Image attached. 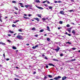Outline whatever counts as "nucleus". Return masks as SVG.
I'll return each mask as SVG.
<instances>
[{
	"mask_svg": "<svg viewBox=\"0 0 80 80\" xmlns=\"http://www.w3.org/2000/svg\"><path fill=\"white\" fill-rule=\"evenodd\" d=\"M12 48L13 50H16L17 49V48L13 46L12 47Z\"/></svg>",
	"mask_w": 80,
	"mask_h": 80,
	"instance_id": "nucleus-15",
	"label": "nucleus"
},
{
	"mask_svg": "<svg viewBox=\"0 0 80 80\" xmlns=\"http://www.w3.org/2000/svg\"><path fill=\"white\" fill-rule=\"evenodd\" d=\"M66 27H70V25L69 24H68L66 25Z\"/></svg>",
	"mask_w": 80,
	"mask_h": 80,
	"instance_id": "nucleus-28",
	"label": "nucleus"
},
{
	"mask_svg": "<svg viewBox=\"0 0 80 80\" xmlns=\"http://www.w3.org/2000/svg\"><path fill=\"white\" fill-rule=\"evenodd\" d=\"M43 31H44V30L43 29H41V30H40V32H43Z\"/></svg>",
	"mask_w": 80,
	"mask_h": 80,
	"instance_id": "nucleus-18",
	"label": "nucleus"
},
{
	"mask_svg": "<svg viewBox=\"0 0 80 80\" xmlns=\"http://www.w3.org/2000/svg\"><path fill=\"white\" fill-rule=\"evenodd\" d=\"M68 36H69L70 37L71 36V34H68Z\"/></svg>",
	"mask_w": 80,
	"mask_h": 80,
	"instance_id": "nucleus-51",
	"label": "nucleus"
},
{
	"mask_svg": "<svg viewBox=\"0 0 80 80\" xmlns=\"http://www.w3.org/2000/svg\"><path fill=\"white\" fill-rule=\"evenodd\" d=\"M38 47V45H36L34 47H32V48L33 49H35L36 48Z\"/></svg>",
	"mask_w": 80,
	"mask_h": 80,
	"instance_id": "nucleus-3",
	"label": "nucleus"
},
{
	"mask_svg": "<svg viewBox=\"0 0 80 80\" xmlns=\"http://www.w3.org/2000/svg\"><path fill=\"white\" fill-rule=\"evenodd\" d=\"M42 20H43V22H44L46 20V19L45 18H43L42 19Z\"/></svg>",
	"mask_w": 80,
	"mask_h": 80,
	"instance_id": "nucleus-31",
	"label": "nucleus"
},
{
	"mask_svg": "<svg viewBox=\"0 0 80 80\" xmlns=\"http://www.w3.org/2000/svg\"><path fill=\"white\" fill-rule=\"evenodd\" d=\"M75 60H76L75 59H72V61H75Z\"/></svg>",
	"mask_w": 80,
	"mask_h": 80,
	"instance_id": "nucleus-64",
	"label": "nucleus"
},
{
	"mask_svg": "<svg viewBox=\"0 0 80 80\" xmlns=\"http://www.w3.org/2000/svg\"><path fill=\"white\" fill-rule=\"evenodd\" d=\"M47 30H48V31H49V32H50V28H49V27L47 26Z\"/></svg>",
	"mask_w": 80,
	"mask_h": 80,
	"instance_id": "nucleus-10",
	"label": "nucleus"
},
{
	"mask_svg": "<svg viewBox=\"0 0 80 80\" xmlns=\"http://www.w3.org/2000/svg\"><path fill=\"white\" fill-rule=\"evenodd\" d=\"M19 5H23V3H19Z\"/></svg>",
	"mask_w": 80,
	"mask_h": 80,
	"instance_id": "nucleus-42",
	"label": "nucleus"
},
{
	"mask_svg": "<svg viewBox=\"0 0 80 80\" xmlns=\"http://www.w3.org/2000/svg\"><path fill=\"white\" fill-rule=\"evenodd\" d=\"M14 13L15 14H16V15H17V14H18L17 12H14Z\"/></svg>",
	"mask_w": 80,
	"mask_h": 80,
	"instance_id": "nucleus-60",
	"label": "nucleus"
},
{
	"mask_svg": "<svg viewBox=\"0 0 80 80\" xmlns=\"http://www.w3.org/2000/svg\"><path fill=\"white\" fill-rule=\"evenodd\" d=\"M59 23L60 24H62V23H63V22L62 21H60L59 22Z\"/></svg>",
	"mask_w": 80,
	"mask_h": 80,
	"instance_id": "nucleus-20",
	"label": "nucleus"
},
{
	"mask_svg": "<svg viewBox=\"0 0 80 80\" xmlns=\"http://www.w3.org/2000/svg\"><path fill=\"white\" fill-rule=\"evenodd\" d=\"M23 18H26V19H27V18H26V17H24Z\"/></svg>",
	"mask_w": 80,
	"mask_h": 80,
	"instance_id": "nucleus-63",
	"label": "nucleus"
},
{
	"mask_svg": "<svg viewBox=\"0 0 80 80\" xmlns=\"http://www.w3.org/2000/svg\"><path fill=\"white\" fill-rule=\"evenodd\" d=\"M46 67L47 68H48V66L46 65Z\"/></svg>",
	"mask_w": 80,
	"mask_h": 80,
	"instance_id": "nucleus-48",
	"label": "nucleus"
},
{
	"mask_svg": "<svg viewBox=\"0 0 80 80\" xmlns=\"http://www.w3.org/2000/svg\"><path fill=\"white\" fill-rule=\"evenodd\" d=\"M14 80H19V79H17V78H15V79H14Z\"/></svg>",
	"mask_w": 80,
	"mask_h": 80,
	"instance_id": "nucleus-55",
	"label": "nucleus"
},
{
	"mask_svg": "<svg viewBox=\"0 0 80 80\" xmlns=\"http://www.w3.org/2000/svg\"><path fill=\"white\" fill-rule=\"evenodd\" d=\"M3 57H5V52H4V54H3Z\"/></svg>",
	"mask_w": 80,
	"mask_h": 80,
	"instance_id": "nucleus-53",
	"label": "nucleus"
},
{
	"mask_svg": "<svg viewBox=\"0 0 80 80\" xmlns=\"http://www.w3.org/2000/svg\"><path fill=\"white\" fill-rule=\"evenodd\" d=\"M36 78H37V79H39V78H40V77H36Z\"/></svg>",
	"mask_w": 80,
	"mask_h": 80,
	"instance_id": "nucleus-41",
	"label": "nucleus"
},
{
	"mask_svg": "<svg viewBox=\"0 0 80 80\" xmlns=\"http://www.w3.org/2000/svg\"><path fill=\"white\" fill-rule=\"evenodd\" d=\"M8 37H10V36H11V34H8Z\"/></svg>",
	"mask_w": 80,
	"mask_h": 80,
	"instance_id": "nucleus-61",
	"label": "nucleus"
},
{
	"mask_svg": "<svg viewBox=\"0 0 80 80\" xmlns=\"http://www.w3.org/2000/svg\"><path fill=\"white\" fill-rule=\"evenodd\" d=\"M34 36H35V37H38V35L36 34V35H35Z\"/></svg>",
	"mask_w": 80,
	"mask_h": 80,
	"instance_id": "nucleus-49",
	"label": "nucleus"
},
{
	"mask_svg": "<svg viewBox=\"0 0 80 80\" xmlns=\"http://www.w3.org/2000/svg\"><path fill=\"white\" fill-rule=\"evenodd\" d=\"M17 38L18 39H19V40H21L23 39V37L22 36H20V35H18L17 36Z\"/></svg>",
	"mask_w": 80,
	"mask_h": 80,
	"instance_id": "nucleus-1",
	"label": "nucleus"
},
{
	"mask_svg": "<svg viewBox=\"0 0 80 80\" xmlns=\"http://www.w3.org/2000/svg\"><path fill=\"white\" fill-rule=\"evenodd\" d=\"M38 17H39L40 18H41L42 17H41V15L40 14H37V15Z\"/></svg>",
	"mask_w": 80,
	"mask_h": 80,
	"instance_id": "nucleus-19",
	"label": "nucleus"
},
{
	"mask_svg": "<svg viewBox=\"0 0 80 80\" xmlns=\"http://www.w3.org/2000/svg\"><path fill=\"white\" fill-rule=\"evenodd\" d=\"M54 80H58V78L57 77H56V78H54Z\"/></svg>",
	"mask_w": 80,
	"mask_h": 80,
	"instance_id": "nucleus-23",
	"label": "nucleus"
},
{
	"mask_svg": "<svg viewBox=\"0 0 80 80\" xmlns=\"http://www.w3.org/2000/svg\"><path fill=\"white\" fill-rule=\"evenodd\" d=\"M57 78H58V79H59V78H61V76H58V77H57Z\"/></svg>",
	"mask_w": 80,
	"mask_h": 80,
	"instance_id": "nucleus-21",
	"label": "nucleus"
},
{
	"mask_svg": "<svg viewBox=\"0 0 80 80\" xmlns=\"http://www.w3.org/2000/svg\"><path fill=\"white\" fill-rule=\"evenodd\" d=\"M60 13H61V14H62V15H64V13H63V11H60Z\"/></svg>",
	"mask_w": 80,
	"mask_h": 80,
	"instance_id": "nucleus-14",
	"label": "nucleus"
},
{
	"mask_svg": "<svg viewBox=\"0 0 80 80\" xmlns=\"http://www.w3.org/2000/svg\"><path fill=\"white\" fill-rule=\"evenodd\" d=\"M2 17V16H0V21L1 22H2V20L1 19V18Z\"/></svg>",
	"mask_w": 80,
	"mask_h": 80,
	"instance_id": "nucleus-25",
	"label": "nucleus"
},
{
	"mask_svg": "<svg viewBox=\"0 0 80 80\" xmlns=\"http://www.w3.org/2000/svg\"><path fill=\"white\" fill-rule=\"evenodd\" d=\"M55 50H56L57 52H58L59 50H60V48L57 47V49H54Z\"/></svg>",
	"mask_w": 80,
	"mask_h": 80,
	"instance_id": "nucleus-5",
	"label": "nucleus"
},
{
	"mask_svg": "<svg viewBox=\"0 0 80 80\" xmlns=\"http://www.w3.org/2000/svg\"><path fill=\"white\" fill-rule=\"evenodd\" d=\"M32 30H35V28H32Z\"/></svg>",
	"mask_w": 80,
	"mask_h": 80,
	"instance_id": "nucleus-58",
	"label": "nucleus"
},
{
	"mask_svg": "<svg viewBox=\"0 0 80 80\" xmlns=\"http://www.w3.org/2000/svg\"><path fill=\"white\" fill-rule=\"evenodd\" d=\"M44 6H45V7H48V5L47 4H44Z\"/></svg>",
	"mask_w": 80,
	"mask_h": 80,
	"instance_id": "nucleus-50",
	"label": "nucleus"
},
{
	"mask_svg": "<svg viewBox=\"0 0 80 80\" xmlns=\"http://www.w3.org/2000/svg\"><path fill=\"white\" fill-rule=\"evenodd\" d=\"M36 73V72H33V74H35Z\"/></svg>",
	"mask_w": 80,
	"mask_h": 80,
	"instance_id": "nucleus-62",
	"label": "nucleus"
},
{
	"mask_svg": "<svg viewBox=\"0 0 80 80\" xmlns=\"http://www.w3.org/2000/svg\"><path fill=\"white\" fill-rule=\"evenodd\" d=\"M28 7H32V5H28Z\"/></svg>",
	"mask_w": 80,
	"mask_h": 80,
	"instance_id": "nucleus-33",
	"label": "nucleus"
},
{
	"mask_svg": "<svg viewBox=\"0 0 80 80\" xmlns=\"http://www.w3.org/2000/svg\"><path fill=\"white\" fill-rule=\"evenodd\" d=\"M28 16L29 17H30V16H32V14H29Z\"/></svg>",
	"mask_w": 80,
	"mask_h": 80,
	"instance_id": "nucleus-54",
	"label": "nucleus"
},
{
	"mask_svg": "<svg viewBox=\"0 0 80 80\" xmlns=\"http://www.w3.org/2000/svg\"><path fill=\"white\" fill-rule=\"evenodd\" d=\"M12 2L13 3H17V2H16V1H12Z\"/></svg>",
	"mask_w": 80,
	"mask_h": 80,
	"instance_id": "nucleus-27",
	"label": "nucleus"
},
{
	"mask_svg": "<svg viewBox=\"0 0 80 80\" xmlns=\"http://www.w3.org/2000/svg\"><path fill=\"white\" fill-rule=\"evenodd\" d=\"M45 2H47V1H43L42 2V3H45Z\"/></svg>",
	"mask_w": 80,
	"mask_h": 80,
	"instance_id": "nucleus-52",
	"label": "nucleus"
},
{
	"mask_svg": "<svg viewBox=\"0 0 80 80\" xmlns=\"http://www.w3.org/2000/svg\"><path fill=\"white\" fill-rule=\"evenodd\" d=\"M71 24H72V25H75V23H73V22H71Z\"/></svg>",
	"mask_w": 80,
	"mask_h": 80,
	"instance_id": "nucleus-46",
	"label": "nucleus"
},
{
	"mask_svg": "<svg viewBox=\"0 0 80 80\" xmlns=\"http://www.w3.org/2000/svg\"><path fill=\"white\" fill-rule=\"evenodd\" d=\"M42 57L43 58H44L45 57V55H44V54H43L42 55Z\"/></svg>",
	"mask_w": 80,
	"mask_h": 80,
	"instance_id": "nucleus-16",
	"label": "nucleus"
},
{
	"mask_svg": "<svg viewBox=\"0 0 80 80\" xmlns=\"http://www.w3.org/2000/svg\"><path fill=\"white\" fill-rule=\"evenodd\" d=\"M24 7H26V8H28V5H25L24 6Z\"/></svg>",
	"mask_w": 80,
	"mask_h": 80,
	"instance_id": "nucleus-40",
	"label": "nucleus"
},
{
	"mask_svg": "<svg viewBox=\"0 0 80 80\" xmlns=\"http://www.w3.org/2000/svg\"><path fill=\"white\" fill-rule=\"evenodd\" d=\"M0 44H2L3 45H5V43H3L2 42H0Z\"/></svg>",
	"mask_w": 80,
	"mask_h": 80,
	"instance_id": "nucleus-13",
	"label": "nucleus"
},
{
	"mask_svg": "<svg viewBox=\"0 0 80 80\" xmlns=\"http://www.w3.org/2000/svg\"><path fill=\"white\" fill-rule=\"evenodd\" d=\"M54 2L55 3H58V1H54Z\"/></svg>",
	"mask_w": 80,
	"mask_h": 80,
	"instance_id": "nucleus-44",
	"label": "nucleus"
},
{
	"mask_svg": "<svg viewBox=\"0 0 80 80\" xmlns=\"http://www.w3.org/2000/svg\"><path fill=\"white\" fill-rule=\"evenodd\" d=\"M7 41L8 42H11V41L8 40V39L7 40Z\"/></svg>",
	"mask_w": 80,
	"mask_h": 80,
	"instance_id": "nucleus-43",
	"label": "nucleus"
},
{
	"mask_svg": "<svg viewBox=\"0 0 80 80\" xmlns=\"http://www.w3.org/2000/svg\"><path fill=\"white\" fill-rule=\"evenodd\" d=\"M34 20H37L38 22H39L40 21V20H39V18H34Z\"/></svg>",
	"mask_w": 80,
	"mask_h": 80,
	"instance_id": "nucleus-7",
	"label": "nucleus"
},
{
	"mask_svg": "<svg viewBox=\"0 0 80 80\" xmlns=\"http://www.w3.org/2000/svg\"><path fill=\"white\" fill-rule=\"evenodd\" d=\"M35 2L36 3H40V1L39 0H36L35 1Z\"/></svg>",
	"mask_w": 80,
	"mask_h": 80,
	"instance_id": "nucleus-9",
	"label": "nucleus"
},
{
	"mask_svg": "<svg viewBox=\"0 0 80 80\" xmlns=\"http://www.w3.org/2000/svg\"><path fill=\"white\" fill-rule=\"evenodd\" d=\"M47 77L45 76L44 78H43V80H45V79H47Z\"/></svg>",
	"mask_w": 80,
	"mask_h": 80,
	"instance_id": "nucleus-22",
	"label": "nucleus"
},
{
	"mask_svg": "<svg viewBox=\"0 0 80 80\" xmlns=\"http://www.w3.org/2000/svg\"><path fill=\"white\" fill-rule=\"evenodd\" d=\"M47 41H48V42H49L50 40V38H47Z\"/></svg>",
	"mask_w": 80,
	"mask_h": 80,
	"instance_id": "nucleus-36",
	"label": "nucleus"
},
{
	"mask_svg": "<svg viewBox=\"0 0 80 80\" xmlns=\"http://www.w3.org/2000/svg\"><path fill=\"white\" fill-rule=\"evenodd\" d=\"M49 66H52V67H55V65L52 63H49L48 64Z\"/></svg>",
	"mask_w": 80,
	"mask_h": 80,
	"instance_id": "nucleus-6",
	"label": "nucleus"
},
{
	"mask_svg": "<svg viewBox=\"0 0 80 80\" xmlns=\"http://www.w3.org/2000/svg\"><path fill=\"white\" fill-rule=\"evenodd\" d=\"M60 57H63V54L62 53L60 55Z\"/></svg>",
	"mask_w": 80,
	"mask_h": 80,
	"instance_id": "nucleus-35",
	"label": "nucleus"
},
{
	"mask_svg": "<svg viewBox=\"0 0 80 80\" xmlns=\"http://www.w3.org/2000/svg\"><path fill=\"white\" fill-rule=\"evenodd\" d=\"M48 77L49 78H52V76L50 75H48Z\"/></svg>",
	"mask_w": 80,
	"mask_h": 80,
	"instance_id": "nucleus-17",
	"label": "nucleus"
},
{
	"mask_svg": "<svg viewBox=\"0 0 80 80\" xmlns=\"http://www.w3.org/2000/svg\"><path fill=\"white\" fill-rule=\"evenodd\" d=\"M66 78H67V77L66 76H64L62 78V80H65V79H66Z\"/></svg>",
	"mask_w": 80,
	"mask_h": 80,
	"instance_id": "nucleus-8",
	"label": "nucleus"
},
{
	"mask_svg": "<svg viewBox=\"0 0 80 80\" xmlns=\"http://www.w3.org/2000/svg\"><path fill=\"white\" fill-rule=\"evenodd\" d=\"M72 33L73 34V35H75V31L73 30L72 31Z\"/></svg>",
	"mask_w": 80,
	"mask_h": 80,
	"instance_id": "nucleus-12",
	"label": "nucleus"
},
{
	"mask_svg": "<svg viewBox=\"0 0 80 80\" xmlns=\"http://www.w3.org/2000/svg\"><path fill=\"white\" fill-rule=\"evenodd\" d=\"M9 32L10 33H13V32L11 31V30H10L9 31Z\"/></svg>",
	"mask_w": 80,
	"mask_h": 80,
	"instance_id": "nucleus-24",
	"label": "nucleus"
},
{
	"mask_svg": "<svg viewBox=\"0 0 80 80\" xmlns=\"http://www.w3.org/2000/svg\"><path fill=\"white\" fill-rule=\"evenodd\" d=\"M44 58H45V59H46V60H48V58H47L46 56L44 57Z\"/></svg>",
	"mask_w": 80,
	"mask_h": 80,
	"instance_id": "nucleus-39",
	"label": "nucleus"
},
{
	"mask_svg": "<svg viewBox=\"0 0 80 80\" xmlns=\"http://www.w3.org/2000/svg\"><path fill=\"white\" fill-rule=\"evenodd\" d=\"M36 7H37L38 8H39V9H41L42 10H43V8L41 7H38L37 6H36Z\"/></svg>",
	"mask_w": 80,
	"mask_h": 80,
	"instance_id": "nucleus-4",
	"label": "nucleus"
},
{
	"mask_svg": "<svg viewBox=\"0 0 80 80\" xmlns=\"http://www.w3.org/2000/svg\"><path fill=\"white\" fill-rule=\"evenodd\" d=\"M72 50H76V48H72Z\"/></svg>",
	"mask_w": 80,
	"mask_h": 80,
	"instance_id": "nucleus-30",
	"label": "nucleus"
},
{
	"mask_svg": "<svg viewBox=\"0 0 80 80\" xmlns=\"http://www.w3.org/2000/svg\"><path fill=\"white\" fill-rule=\"evenodd\" d=\"M10 60V59H9V58H7L6 59V60H7V61H8V60Z\"/></svg>",
	"mask_w": 80,
	"mask_h": 80,
	"instance_id": "nucleus-45",
	"label": "nucleus"
},
{
	"mask_svg": "<svg viewBox=\"0 0 80 80\" xmlns=\"http://www.w3.org/2000/svg\"><path fill=\"white\" fill-rule=\"evenodd\" d=\"M48 8L49 9H52V7L49 6Z\"/></svg>",
	"mask_w": 80,
	"mask_h": 80,
	"instance_id": "nucleus-37",
	"label": "nucleus"
},
{
	"mask_svg": "<svg viewBox=\"0 0 80 80\" xmlns=\"http://www.w3.org/2000/svg\"><path fill=\"white\" fill-rule=\"evenodd\" d=\"M52 60H53V61H56L57 62H58V59H57L55 58L53 59Z\"/></svg>",
	"mask_w": 80,
	"mask_h": 80,
	"instance_id": "nucleus-11",
	"label": "nucleus"
},
{
	"mask_svg": "<svg viewBox=\"0 0 80 80\" xmlns=\"http://www.w3.org/2000/svg\"><path fill=\"white\" fill-rule=\"evenodd\" d=\"M71 1V2H74V0H70Z\"/></svg>",
	"mask_w": 80,
	"mask_h": 80,
	"instance_id": "nucleus-56",
	"label": "nucleus"
},
{
	"mask_svg": "<svg viewBox=\"0 0 80 80\" xmlns=\"http://www.w3.org/2000/svg\"><path fill=\"white\" fill-rule=\"evenodd\" d=\"M18 31H19V32H22V29H19L18 30Z\"/></svg>",
	"mask_w": 80,
	"mask_h": 80,
	"instance_id": "nucleus-32",
	"label": "nucleus"
},
{
	"mask_svg": "<svg viewBox=\"0 0 80 80\" xmlns=\"http://www.w3.org/2000/svg\"><path fill=\"white\" fill-rule=\"evenodd\" d=\"M66 43L67 44L68 43V44H72V43L70 42H66Z\"/></svg>",
	"mask_w": 80,
	"mask_h": 80,
	"instance_id": "nucleus-29",
	"label": "nucleus"
},
{
	"mask_svg": "<svg viewBox=\"0 0 80 80\" xmlns=\"http://www.w3.org/2000/svg\"><path fill=\"white\" fill-rule=\"evenodd\" d=\"M61 28H58V30H60V29Z\"/></svg>",
	"mask_w": 80,
	"mask_h": 80,
	"instance_id": "nucleus-57",
	"label": "nucleus"
},
{
	"mask_svg": "<svg viewBox=\"0 0 80 80\" xmlns=\"http://www.w3.org/2000/svg\"><path fill=\"white\" fill-rule=\"evenodd\" d=\"M12 27H16V26L14 24H12Z\"/></svg>",
	"mask_w": 80,
	"mask_h": 80,
	"instance_id": "nucleus-34",
	"label": "nucleus"
},
{
	"mask_svg": "<svg viewBox=\"0 0 80 80\" xmlns=\"http://www.w3.org/2000/svg\"><path fill=\"white\" fill-rule=\"evenodd\" d=\"M14 8H15L16 10H18V8H17V7H15Z\"/></svg>",
	"mask_w": 80,
	"mask_h": 80,
	"instance_id": "nucleus-38",
	"label": "nucleus"
},
{
	"mask_svg": "<svg viewBox=\"0 0 80 80\" xmlns=\"http://www.w3.org/2000/svg\"><path fill=\"white\" fill-rule=\"evenodd\" d=\"M62 1H58V3H62Z\"/></svg>",
	"mask_w": 80,
	"mask_h": 80,
	"instance_id": "nucleus-47",
	"label": "nucleus"
},
{
	"mask_svg": "<svg viewBox=\"0 0 80 80\" xmlns=\"http://www.w3.org/2000/svg\"><path fill=\"white\" fill-rule=\"evenodd\" d=\"M26 45H27V46H29V43L27 44H26Z\"/></svg>",
	"mask_w": 80,
	"mask_h": 80,
	"instance_id": "nucleus-59",
	"label": "nucleus"
},
{
	"mask_svg": "<svg viewBox=\"0 0 80 80\" xmlns=\"http://www.w3.org/2000/svg\"><path fill=\"white\" fill-rule=\"evenodd\" d=\"M72 29V28H69L68 29V31L69 32V33H70L71 32V30Z\"/></svg>",
	"mask_w": 80,
	"mask_h": 80,
	"instance_id": "nucleus-2",
	"label": "nucleus"
},
{
	"mask_svg": "<svg viewBox=\"0 0 80 80\" xmlns=\"http://www.w3.org/2000/svg\"><path fill=\"white\" fill-rule=\"evenodd\" d=\"M2 17V16H0V21L1 22H2V20L1 19V18Z\"/></svg>",
	"mask_w": 80,
	"mask_h": 80,
	"instance_id": "nucleus-26",
	"label": "nucleus"
}]
</instances>
